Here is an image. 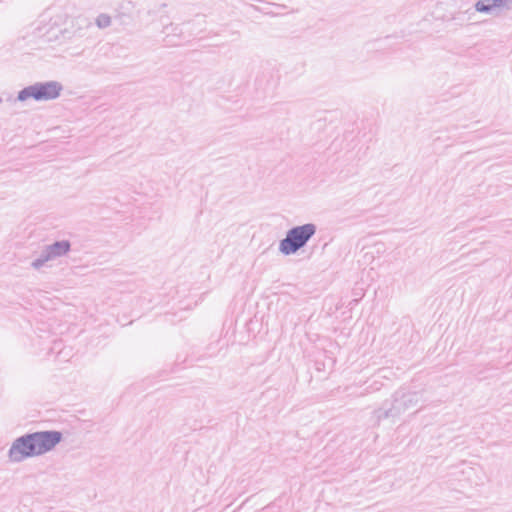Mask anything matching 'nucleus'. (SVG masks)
<instances>
[{"mask_svg": "<svg viewBox=\"0 0 512 512\" xmlns=\"http://www.w3.org/2000/svg\"><path fill=\"white\" fill-rule=\"evenodd\" d=\"M474 7L477 12L485 14H492L494 11L499 10L495 0H478Z\"/></svg>", "mask_w": 512, "mask_h": 512, "instance_id": "7", "label": "nucleus"}, {"mask_svg": "<svg viewBox=\"0 0 512 512\" xmlns=\"http://www.w3.org/2000/svg\"><path fill=\"white\" fill-rule=\"evenodd\" d=\"M70 16L64 11H56L50 16L51 27L57 28L61 34H70L74 26H70Z\"/></svg>", "mask_w": 512, "mask_h": 512, "instance_id": "6", "label": "nucleus"}, {"mask_svg": "<svg viewBox=\"0 0 512 512\" xmlns=\"http://www.w3.org/2000/svg\"><path fill=\"white\" fill-rule=\"evenodd\" d=\"M70 26H74V31H72L70 34H74L78 31L84 30L90 26V22L88 18L82 15H78L75 17H70Z\"/></svg>", "mask_w": 512, "mask_h": 512, "instance_id": "8", "label": "nucleus"}, {"mask_svg": "<svg viewBox=\"0 0 512 512\" xmlns=\"http://www.w3.org/2000/svg\"><path fill=\"white\" fill-rule=\"evenodd\" d=\"M498 9L512 10V0H495Z\"/></svg>", "mask_w": 512, "mask_h": 512, "instance_id": "10", "label": "nucleus"}, {"mask_svg": "<svg viewBox=\"0 0 512 512\" xmlns=\"http://www.w3.org/2000/svg\"><path fill=\"white\" fill-rule=\"evenodd\" d=\"M316 232L317 226L314 223H305L290 228L279 242L280 253L285 256L296 254L308 244Z\"/></svg>", "mask_w": 512, "mask_h": 512, "instance_id": "3", "label": "nucleus"}, {"mask_svg": "<svg viewBox=\"0 0 512 512\" xmlns=\"http://www.w3.org/2000/svg\"><path fill=\"white\" fill-rule=\"evenodd\" d=\"M70 249L71 244L68 240L56 241L53 244L45 246L39 256L32 261L31 266L34 269L39 270L45 266L47 262L65 256Z\"/></svg>", "mask_w": 512, "mask_h": 512, "instance_id": "5", "label": "nucleus"}, {"mask_svg": "<svg viewBox=\"0 0 512 512\" xmlns=\"http://www.w3.org/2000/svg\"><path fill=\"white\" fill-rule=\"evenodd\" d=\"M421 401L422 394L420 392L399 389L393 394L391 406L375 410L374 417L378 422L384 419H395L407 410L415 408Z\"/></svg>", "mask_w": 512, "mask_h": 512, "instance_id": "2", "label": "nucleus"}, {"mask_svg": "<svg viewBox=\"0 0 512 512\" xmlns=\"http://www.w3.org/2000/svg\"><path fill=\"white\" fill-rule=\"evenodd\" d=\"M62 439L59 431H41L16 438L8 450V458L19 463L27 458L43 455L51 451Z\"/></svg>", "mask_w": 512, "mask_h": 512, "instance_id": "1", "label": "nucleus"}, {"mask_svg": "<svg viewBox=\"0 0 512 512\" xmlns=\"http://www.w3.org/2000/svg\"><path fill=\"white\" fill-rule=\"evenodd\" d=\"M62 91L63 86L58 81L36 82L20 90L16 100L19 102H25L28 99L39 102L50 101L57 99Z\"/></svg>", "mask_w": 512, "mask_h": 512, "instance_id": "4", "label": "nucleus"}, {"mask_svg": "<svg viewBox=\"0 0 512 512\" xmlns=\"http://www.w3.org/2000/svg\"><path fill=\"white\" fill-rule=\"evenodd\" d=\"M111 23L112 18L106 13L99 14L95 20V24L99 29L108 28L111 25Z\"/></svg>", "mask_w": 512, "mask_h": 512, "instance_id": "9", "label": "nucleus"}]
</instances>
